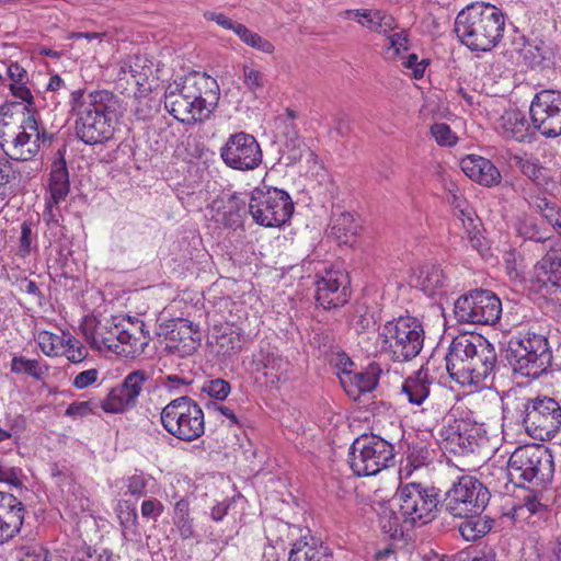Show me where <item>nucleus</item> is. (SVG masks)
Returning <instances> with one entry per match:
<instances>
[{
  "label": "nucleus",
  "instance_id": "nucleus-1",
  "mask_svg": "<svg viewBox=\"0 0 561 561\" xmlns=\"http://www.w3.org/2000/svg\"><path fill=\"white\" fill-rule=\"evenodd\" d=\"M75 130L79 140L94 146L110 140L115 131L119 99L107 90H76L70 94Z\"/></svg>",
  "mask_w": 561,
  "mask_h": 561
},
{
  "label": "nucleus",
  "instance_id": "nucleus-2",
  "mask_svg": "<svg viewBox=\"0 0 561 561\" xmlns=\"http://www.w3.org/2000/svg\"><path fill=\"white\" fill-rule=\"evenodd\" d=\"M218 95V84L214 78L193 72L167 87L164 108L183 124L202 122L214 111Z\"/></svg>",
  "mask_w": 561,
  "mask_h": 561
},
{
  "label": "nucleus",
  "instance_id": "nucleus-3",
  "mask_svg": "<svg viewBox=\"0 0 561 561\" xmlns=\"http://www.w3.org/2000/svg\"><path fill=\"white\" fill-rule=\"evenodd\" d=\"M398 511L385 510L380 522L385 533L392 538L402 536L409 529L425 525L435 518L439 503L435 488L411 482L401 485L394 495Z\"/></svg>",
  "mask_w": 561,
  "mask_h": 561
},
{
  "label": "nucleus",
  "instance_id": "nucleus-4",
  "mask_svg": "<svg viewBox=\"0 0 561 561\" xmlns=\"http://www.w3.org/2000/svg\"><path fill=\"white\" fill-rule=\"evenodd\" d=\"M505 15L495 5L477 2L461 10L455 20V32L469 49L488 51L503 37Z\"/></svg>",
  "mask_w": 561,
  "mask_h": 561
},
{
  "label": "nucleus",
  "instance_id": "nucleus-5",
  "mask_svg": "<svg viewBox=\"0 0 561 561\" xmlns=\"http://www.w3.org/2000/svg\"><path fill=\"white\" fill-rule=\"evenodd\" d=\"M47 139L33 115L13 113L10 107H0V148L7 158L30 161L38 152L41 141Z\"/></svg>",
  "mask_w": 561,
  "mask_h": 561
},
{
  "label": "nucleus",
  "instance_id": "nucleus-6",
  "mask_svg": "<svg viewBox=\"0 0 561 561\" xmlns=\"http://www.w3.org/2000/svg\"><path fill=\"white\" fill-rule=\"evenodd\" d=\"M552 357L548 339L535 332L511 336L505 348V358L513 371L533 379L548 373Z\"/></svg>",
  "mask_w": 561,
  "mask_h": 561
},
{
  "label": "nucleus",
  "instance_id": "nucleus-7",
  "mask_svg": "<svg viewBox=\"0 0 561 561\" xmlns=\"http://www.w3.org/2000/svg\"><path fill=\"white\" fill-rule=\"evenodd\" d=\"M380 351L391 360L410 362L423 348L424 330L414 317L405 316L387 321L378 332Z\"/></svg>",
  "mask_w": 561,
  "mask_h": 561
},
{
  "label": "nucleus",
  "instance_id": "nucleus-8",
  "mask_svg": "<svg viewBox=\"0 0 561 561\" xmlns=\"http://www.w3.org/2000/svg\"><path fill=\"white\" fill-rule=\"evenodd\" d=\"M552 455L545 446L533 444L514 450L507 461L505 474L510 482L523 488L525 483H543L552 477Z\"/></svg>",
  "mask_w": 561,
  "mask_h": 561
},
{
  "label": "nucleus",
  "instance_id": "nucleus-9",
  "mask_svg": "<svg viewBox=\"0 0 561 561\" xmlns=\"http://www.w3.org/2000/svg\"><path fill=\"white\" fill-rule=\"evenodd\" d=\"M348 463L357 477L376 476L394 465V446L375 434H363L348 449Z\"/></svg>",
  "mask_w": 561,
  "mask_h": 561
},
{
  "label": "nucleus",
  "instance_id": "nucleus-10",
  "mask_svg": "<svg viewBox=\"0 0 561 561\" xmlns=\"http://www.w3.org/2000/svg\"><path fill=\"white\" fill-rule=\"evenodd\" d=\"M400 394L412 405L421 407L420 413L424 415L430 425L437 424L448 410L442 394L446 392L428 376V368L422 367L409 376L401 386Z\"/></svg>",
  "mask_w": 561,
  "mask_h": 561
},
{
  "label": "nucleus",
  "instance_id": "nucleus-11",
  "mask_svg": "<svg viewBox=\"0 0 561 561\" xmlns=\"http://www.w3.org/2000/svg\"><path fill=\"white\" fill-rule=\"evenodd\" d=\"M162 427L183 442H193L205 433V416L199 404L187 396L171 400L160 413Z\"/></svg>",
  "mask_w": 561,
  "mask_h": 561
},
{
  "label": "nucleus",
  "instance_id": "nucleus-12",
  "mask_svg": "<svg viewBox=\"0 0 561 561\" xmlns=\"http://www.w3.org/2000/svg\"><path fill=\"white\" fill-rule=\"evenodd\" d=\"M516 412L525 431L534 438L551 439L561 427V407L552 398L524 399L518 402Z\"/></svg>",
  "mask_w": 561,
  "mask_h": 561
},
{
  "label": "nucleus",
  "instance_id": "nucleus-13",
  "mask_svg": "<svg viewBox=\"0 0 561 561\" xmlns=\"http://www.w3.org/2000/svg\"><path fill=\"white\" fill-rule=\"evenodd\" d=\"M249 214L264 227H280L294 211L293 201L287 192L277 187H255L248 202Z\"/></svg>",
  "mask_w": 561,
  "mask_h": 561
},
{
  "label": "nucleus",
  "instance_id": "nucleus-14",
  "mask_svg": "<svg viewBox=\"0 0 561 561\" xmlns=\"http://www.w3.org/2000/svg\"><path fill=\"white\" fill-rule=\"evenodd\" d=\"M490 501L489 490L476 478L462 476L446 492L442 506L454 517L481 514Z\"/></svg>",
  "mask_w": 561,
  "mask_h": 561
},
{
  "label": "nucleus",
  "instance_id": "nucleus-15",
  "mask_svg": "<svg viewBox=\"0 0 561 561\" xmlns=\"http://www.w3.org/2000/svg\"><path fill=\"white\" fill-rule=\"evenodd\" d=\"M454 314L461 323L493 325L501 318L502 302L490 290L474 289L455 301Z\"/></svg>",
  "mask_w": 561,
  "mask_h": 561
},
{
  "label": "nucleus",
  "instance_id": "nucleus-16",
  "mask_svg": "<svg viewBox=\"0 0 561 561\" xmlns=\"http://www.w3.org/2000/svg\"><path fill=\"white\" fill-rule=\"evenodd\" d=\"M533 128L546 138L561 136V91L541 90L530 102Z\"/></svg>",
  "mask_w": 561,
  "mask_h": 561
},
{
  "label": "nucleus",
  "instance_id": "nucleus-17",
  "mask_svg": "<svg viewBox=\"0 0 561 561\" xmlns=\"http://www.w3.org/2000/svg\"><path fill=\"white\" fill-rule=\"evenodd\" d=\"M220 158L227 167L233 170L250 171L262 163L263 153L253 135L239 131L228 137L220 148Z\"/></svg>",
  "mask_w": 561,
  "mask_h": 561
},
{
  "label": "nucleus",
  "instance_id": "nucleus-18",
  "mask_svg": "<svg viewBox=\"0 0 561 561\" xmlns=\"http://www.w3.org/2000/svg\"><path fill=\"white\" fill-rule=\"evenodd\" d=\"M439 435L443 448L456 456L478 453L486 442L485 436L481 435L480 428L465 420H454V424L444 426Z\"/></svg>",
  "mask_w": 561,
  "mask_h": 561
},
{
  "label": "nucleus",
  "instance_id": "nucleus-19",
  "mask_svg": "<svg viewBox=\"0 0 561 561\" xmlns=\"http://www.w3.org/2000/svg\"><path fill=\"white\" fill-rule=\"evenodd\" d=\"M149 373L142 369L129 373L123 382L111 389L107 397L102 401V409L106 413H123L133 409L140 393L148 382Z\"/></svg>",
  "mask_w": 561,
  "mask_h": 561
},
{
  "label": "nucleus",
  "instance_id": "nucleus-20",
  "mask_svg": "<svg viewBox=\"0 0 561 561\" xmlns=\"http://www.w3.org/2000/svg\"><path fill=\"white\" fill-rule=\"evenodd\" d=\"M477 334L461 333L455 336L445 355L446 369L453 380L467 386V374L469 364L474 352H477L478 341Z\"/></svg>",
  "mask_w": 561,
  "mask_h": 561
},
{
  "label": "nucleus",
  "instance_id": "nucleus-21",
  "mask_svg": "<svg viewBox=\"0 0 561 561\" xmlns=\"http://www.w3.org/2000/svg\"><path fill=\"white\" fill-rule=\"evenodd\" d=\"M348 275L342 270H328L316 282V300L324 309L344 306L350 297Z\"/></svg>",
  "mask_w": 561,
  "mask_h": 561
},
{
  "label": "nucleus",
  "instance_id": "nucleus-22",
  "mask_svg": "<svg viewBox=\"0 0 561 561\" xmlns=\"http://www.w3.org/2000/svg\"><path fill=\"white\" fill-rule=\"evenodd\" d=\"M117 318H85L80 325L82 334L92 348L98 351L107 350L122 354L117 344Z\"/></svg>",
  "mask_w": 561,
  "mask_h": 561
},
{
  "label": "nucleus",
  "instance_id": "nucleus-23",
  "mask_svg": "<svg viewBox=\"0 0 561 561\" xmlns=\"http://www.w3.org/2000/svg\"><path fill=\"white\" fill-rule=\"evenodd\" d=\"M24 517V504L14 495L0 491V545L9 542L21 531Z\"/></svg>",
  "mask_w": 561,
  "mask_h": 561
},
{
  "label": "nucleus",
  "instance_id": "nucleus-24",
  "mask_svg": "<svg viewBox=\"0 0 561 561\" xmlns=\"http://www.w3.org/2000/svg\"><path fill=\"white\" fill-rule=\"evenodd\" d=\"M248 202L245 195L237 193L214 201L211 205L214 220L226 228L240 227L243 218L249 214Z\"/></svg>",
  "mask_w": 561,
  "mask_h": 561
},
{
  "label": "nucleus",
  "instance_id": "nucleus-25",
  "mask_svg": "<svg viewBox=\"0 0 561 561\" xmlns=\"http://www.w3.org/2000/svg\"><path fill=\"white\" fill-rule=\"evenodd\" d=\"M476 340L478 341V346L469 364L467 386L483 383L493 375L497 363L494 346L482 335H476Z\"/></svg>",
  "mask_w": 561,
  "mask_h": 561
},
{
  "label": "nucleus",
  "instance_id": "nucleus-26",
  "mask_svg": "<svg viewBox=\"0 0 561 561\" xmlns=\"http://www.w3.org/2000/svg\"><path fill=\"white\" fill-rule=\"evenodd\" d=\"M533 283L538 291L553 294L561 290V255L547 253L534 268Z\"/></svg>",
  "mask_w": 561,
  "mask_h": 561
},
{
  "label": "nucleus",
  "instance_id": "nucleus-27",
  "mask_svg": "<svg viewBox=\"0 0 561 561\" xmlns=\"http://www.w3.org/2000/svg\"><path fill=\"white\" fill-rule=\"evenodd\" d=\"M253 366L255 371L262 373L272 385L287 379L289 362L270 345L261 347L253 356Z\"/></svg>",
  "mask_w": 561,
  "mask_h": 561
},
{
  "label": "nucleus",
  "instance_id": "nucleus-28",
  "mask_svg": "<svg viewBox=\"0 0 561 561\" xmlns=\"http://www.w3.org/2000/svg\"><path fill=\"white\" fill-rule=\"evenodd\" d=\"M531 126L524 112L508 108L497 119L496 130L505 139L525 142L530 141L534 136Z\"/></svg>",
  "mask_w": 561,
  "mask_h": 561
},
{
  "label": "nucleus",
  "instance_id": "nucleus-29",
  "mask_svg": "<svg viewBox=\"0 0 561 561\" xmlns=\"http://www.w3.org/2000/svg\"><path fill=\"white\" fill-rule=\"evenodd\" d=\"M460 167L469 179L480 185L492 187L501 183V172L495 164L486 158L470 154L461 159Z\"/></svg>",
  "mask_w": 561,
  "mask_h": 561
},
{
  "label": "nucleus",
  "instance_id": "nucleus-30",
  "mask_svg": "<svg viewBox=\"0 0 561 561\" xmlns=\"http://www.w3.org/2000/svg\"><path fill=\"white\" fill-rule=\"evenodd\" d=\"M197 328L186 319H179L168 333L169 347L171 351L185 357L192 355L198 346Z\"/></svg>",
  "mask_w": 561,
  "mask_h": 561
},
{
  "label": "nucleus",
  "instance_id": "nucleus-31",
  "mask_svg": "<svg viewBox=\"0 0 561 561\" xmlns=\"http://www.w3.org/2000/svg\"><path fill=\"white\" fill-rule=\"evenodd\" d=\"M454 216L462 225L466 238L472 248L479 254L484 255L489 250L486 239L481 232L482 222L477 217L474 209L468 205L454 211Z\"/></svg>",
  "mask_w": 561,
  "mask_h": 561
},
{
  "label": "nucleus",
  "instance_id": "nucleus-32",
  "mask_svg": "<svg viewBox=\"0 0 561 561\" xmlns=\"http://www.w3.org/2000/svg\"><path fill=\"white\" fill-rule=\"evenodd\" d=\"M415 286L433 297L446 294L448 277L438 264H424L420 267Z\"/></svg>",
  "mask_w": 561,
  "mask_h": 561
},
{
  "label": "nucleus",
  "instance_id": "nucleus-33",
  "mask_svg": "<svg viewBox=\"0 0 561 561\" xmlns=\"http://www.w3.org/2000/svg\"><path fill=\"white\" fill-rule=\"evenodd\" d=\"M359 225L351 213H341L333 217L330 226V236L341 243H352L357 234Z\"/></svg>",
  "mask_w": 561,
  "mask_h": 561
},
{
  "label": "nucleus",
  "instance_id": "nucleus-34",
  "mask_svg": "<svg viewBox=\"0 0 561 561\" xmlns=\"http://www.w3.org/2000/svg\"><path fill=\"white\" fill-rule=\"evenodd\" d=\"M288 561H332L329 548L322 543L298 542L290 550Z\"/></svg>",
  "mask_w": 561,
  "mask_h": 561
},
{
  "label": "nucleus",
  "instance_id": "nucleus-35",
  "mask_svg": "<svg viewBox=\"0 0 561 561\" xmlns=\"http://www.w3.org/2000/svg\"><path fill=\"white\" fill-rule=\"evenodd\" d=\"M459 526V533L467 541H474L485 536L493 527L494 520L488 516L472 514L463 517Z\"/></svg>",
  "mask_w": 561,
  "mask_h": 561
},
{
  "label": "nucleus",
  "instance_id": "nucleus-36",
  "mask_svg": "<svg viewBox=\"0 0 561 561\" xmlns=\"http://www.w3.org/2000/svg\"><path fill=\"white\" fill-rule=\"evenodd\" d=\"M382 369L376 363L369 364L365 370L350 376V380L358 389L359 392L373 391L379 381Z\"/></svg>",
  "mask_w": 561,
  "mask_h": 561
},
{
  "label": "nucleus",
  "instance_id": "nucleus-37",
  "mask_svg": "<svg viewBox=\"0 0 561 561\" xmlns=\"http://www.w3.org/2000/svg\"><path fill=\"white\" fill-rule=\"evenodd\" d=\"M343 18L348 20H355L360 25L368 27L370 30L377 31L378 27L382 25H388L385 21L387 16L381 11H371V10H345L343 12Z\"/></svg>",
  "mask_w": 561,
  "mask_h": 561
},
{
  "label": "nucleus",
  "instance_id": "nucleus-38",
  "mask_svg": "<svg viewBox=\"0 0 561 561\" xmlns=\"http://www.w3.org/2000/svg\"><path fill=\"white\" fill-rule=\"evenodd\" d=\"M127 324L133 327V332L130 334V340L127 342L125 348L122 350V354H125L126 356H135L144 351L145 346L148 344V336L144 331V322L137 318L133 321L130 317H128Z\"/></svg>",
  "mask_w": 561,
  "mask_h": 561
},
{
  "label": "nucleus",
  "instance_id": "nucleus-39",
  "mask_svg": "<svg viewBox=\"0 0 561 561\" xmlns=\"http://www.w3.org/2000/svg\"><path fill=\"white\" fill-rule=\"evenodd\" d=\"M243 336L234 330L224 332L217 337L218 353L222 356H232L242 350Z\"/></svg>",
  "mask_w": 561,
  "mask_h": 561
},
{
  "label": "nucleus",
  "instance_id": "nucleus-40",
  "mask_svg": "<svg viewBox=\"0 0 561 561\" xmlns=\"http://www.w3.org/2000/svg\"><path fill=\"white\" fill-rule=\"evenodd\" d=\"M47 368H43L36 359H28L23 356H14L11 360V371L14 374H26L36 380H41Z\"/></svg>",
  "mask_w": 561,
  "mask_h": 561
},
{
  "label": "nucleus",
  "instance_id": "nucleus-41",
  "mask_svg": "<svg viewBox=\"0 0 561 561\" xmlns=\"http://www.w3.org/2000/svg\"><path fill=\"white\" fill-rule=\"evenodd\" d=\"M266 81L265 75L259 69L249 65L243 66L242 82L255 96H259L263 92Z\"/></svg>",
  "mask_w": 561,
  "mask_h": 561
},
{
  "label": "nucleus",
  "instance_id": "nucleus-42",
  "mask_svg": "<svg viewBox=\"0 0 561 561\" xmlns=\"http://www.w3.org/2000/svg\"><path fill=\"white\" fill-rule=\"evenodd\" d=\"M66 339L48 331L38 333L37 343L42 352L47 356H58L64 351Z\"/></svg>",
  "mask_w": 561,
  "mask_h": 561
},
{
  "label": "nucleus",
  "instance_id": "nucleus-43",
  "mask_svg": "<svg viewBox=\"0 0 561 561\" xmlns=\"http://www.w3.org/2000/svg\"><path fill=\"white\" fill-rule=\"evenodd\" d=\"M238 37L248 46L265 54H272L275 49L274 45L262 37L260 34L252 32L245 25L239 27Z\"/></svg>",
  "mask_w": 561,
  "mask_h": 561
},
{
  "label": "nucleus",
  "instance_id": "nucleus-44",
  "mask_svg": "<svg viewBox=\"0 0 561 561\" xmlns=\"http://www.w3.org/2000/svg\"><path fill=\"white\" fill-rule=\"evenodd\" d=\"M160 100L152 96H142L137 100L134 115L138 121H148L159 112Z\"/></svg>",
  "mask_w": 561,
  "mask_h": 561
},
{
  "label": "nucleus",
  "instance_id": "nucleus-45",
  "mask_svg": "<svg viewBox=\"0 0 561 561\" xmlns=\"http://www.w3.org/2000/svg\"><path fill=\"white\" fill-rule=\"evenodd\" d=\"M515 165L519 171L530 179L536 184H541L540 178L543 174L545 168L538 164L535 160L526 159L520 156H514Z\"/></svg>",
  "mask_w": 561,
  "mask_h": 561
},
{
  "label": "nucleus",
  "instance_id": "nucleus-46",
  "mask_svg": "<svg viewBox=\"0 0 561 561\" xmlns=\"http://www.w3.org/2000/svg\"><path fill=\"white\" fill-rule=\"evenodd\" d=\"M56 205L51 204V202H47L46 211L43 214V220L46 224L49 238L59 239L62 233V226L60 225V211Z\"/></svg>",
  "mask_w": 561,
  "mask_h": 561
},
{
  "label": "nucleus",
  "instance_id": "nucleus-47",
  "mask_svg": "<svg viewBox=\"0 0 561 561\" xmlns=\"http://www.w3.org/2000/svg\"><path fill=\"white\" fill-rule=\"evenodd\" d=\"M150 481V477L142 473L136 472L133 476L126 478L125 486L127 489V493L135 497H141L147 494V485Z\"/></svg>",
  "mask_w": 561,
  "mask_h": 561
},
{
  "label": "nucleus",
  "instance_id": "nucleus-48",
  "mask_svg": "<svg viewBox=\"0 0 561 561\" xmlns=\"http://www.w3.org/2000/svg\"><path fill=\"white\" fill-rule=\"evenodd\" d=\"M203 391L216 400H225L231 391L230 383L221 378L208 380L203 386Z\"/></svg>",
  "mask_w": 561,
  "mask_h": 561
},
{
  "label": "nucleus",
  "instance_id": "nucleus-49",
  "mask_svg": "<svg viewBox=\"0 0 561 561\" xmlns=\"http://www.w3.org/2000/svg\"><path fill=\"white\" fill-rule=\"evenodd\" d=\"M117 516L121 525L125 528H133L138 525V515L136 507L127 501H121L117 505Z\"/></svg>",
  "mask_w": 561,
  "mask_h": 561
},
{
  "label": "nucleus",
  "instance_id": "nucleus-50",
  "mask_svg": "<svg viewBox=\"0 0 561 561\" xmlns=\"http://www.w3.org/2000/svg\"><path fill=\"white\" fill-rule=\"evenodd\" d=\"M61 354H64L69 362L75 364L81 363L88 355L84 346L71 336L66 340Z\"/></svg>",
  "mask_w": 561,
  "mask_h": 561
},
{
  "label": "nucleus",
  "instance_id": "nucleus-51",
  "mask_svg": "<svg viewBox=\"0 0 561 561\" xmlns=\"http://www.w3.org/2000/svg\"><path fill=\"white\" fill-rule=\"evenodd\" d=\"M293 127V137L286 140V148L288 149V159L291 162H297L302 159L305 151H310L307 146L299 139L298 129Z\"/></svg>",
  "mask_w": 561,
  "mask_h": 561
},
{
  "label": "nucleus",
  "instance_id": "nucleus-52",
  "mask_svg": "<svg viewBox=\"0 0 561 561\" xmlns=\"http://www.w3.org/2000/svg\"><path fill=\"white\" fill-rule=\"evenodd\" d=\"M432 136L440 146H453L457 141L456 135L445 123H436L431 127Z\"/></svg>",
  "mask_w": 561,
  "mask_h": 561
},
{
  "label": "nucleus",
  "instance_id": "nucleus-53",
  "mask_svg": "<svg viewBox=\"0 0 561 561\" xmlns=\"http://www.w3.org/2000/svg\"><path fill=\"white\" fill-rule=\"evenodd\" d=\"M163 504L156 497H149L142 501L140 513L144 518L157 520L163 513Z\"/></svg>",
  "mask_w": 561,
  "mask_h": 561
},
{
  "label": "nucleus",
  "instance_id": "nucleus-54",
  "mask_svg": "<svg viewBox=\"0 0 561 561\" xmlns=\"http://www.w3.org/2000/svg\"><path fill=\"white\" fill-rule=\"evenodd\" d=\"M518 234L523 237L525 240H533L536 242H543L548 239L536 224L533 221H523L518 225L517 228Z\"/></svg>",
  "mask_w": 561,
  "mask_h": 561
},
{
  "label": "nucleus",
  "instance_id": "nucleus-55",
  "mask_svg": "<svg viewBox=\"0 0 561 561\" xmlns=\"http://www.w3.org/2000/svg\"><path fill=\"white\" fill-rule=\"evenodd\" d=\"M49 183H69V174L62 156L51 163Z\"/></svg>",
  "mask_w": 561,
  "mask_h": 561
},
{
  "label": "nucleus",
  "instance_id": "nucleus-56",
  "mask_svg": "<svg viewBox=\"0 0 561 561\" xmlns=\"http://www.w3.org/2000/svg\"><path fill=\"white\" fill-rule=\"evenodd\" d=\"M204 18L208 21L217 23L225 30L232 31L236 35L239 32V27L243 25L242 23L232 21L230 18H228L226 14L221 12L207 11L204 13Z\"/></svg>",
  "mask_w": 561,
  "mask_h": 561
},
{
  "label": "nucleus",
  "instance_id": "nucleus-57",
  "mask_svg": "<svg viewBox=\"0 0 561 561\" xmlns=\"http://www.w3.org/2000/svg\"><path fill=\"white\" fill-rule=\"evenodd\" d=\"M32 234V222L23 221L21 225V237L19 247V253L22 257L26 256L31 252Z\"/></svg>",
  "mask_w": 561,
  "mask_h": 561
},
{
  "label": "nucleus",
  "instance_id": "nucleus-58",
  "mask_svg": "<svg viewBox=\"0 0 561 561\" xmlns=\"http://www.w3.org/2000/svg\"><path fill=\"white\" fill-rule=\"evenodd\" d=\"M72 561H115L113 553L108 550H103L100 553L95 551L92 553L89 550L77 551L72 557Z\"/></svg>",
  "mask_w": 561,
  "mask_h": 561
},
{
  "label": "nucleus",
  "instance_id": "nucleus-59",
  "mask_svg": "<svg viewBox=\"0 0 561 561\" xmlns=\"http://www.w3.org/2000/svg\"><path fill=\"white\" fill-rule=\"evenodd\" d=\"M388 41L389 46L387 48V54L389 55V57H394L399 55L402 49L408 50V39L405 35H403L402 33H394L390 35Z\"/></svg>",
  "mask_w": 561,
  "mask_h": 561
},
{
  "label": "nucleus",
  "instance_id": "nucleus-60",
  "mask_svg": "<svg viewBox=\"0 0 561 561\" xmlns=\"http://www.w3.org/2000/svg\"><path fill=\"white\" fill-rule=\"evenodd\" d=\"M402 65L404 68L411 69L413 78L421 79L424 76L426 62L425 60L419 61V58L415 54H410L403 61Z\"/></svg>",
  "mask_w": 561,
  "mask_h": 561
},
{
  "label": "nucleus",
  "instance_id": "nucleus-61",
  "mask_svg": "<svg viewBox=\"0 0 561 561\" xmlns=\"http://www.w3.org/2000/svg\"><path fill=\"white\" fill-rule=\"evenodd\" d=\"M48 186L50 193L48 202H51L54 205H58L64 201L70 191V183H49Z\"/></svg>",
  "mask_w": 561,
  "mask_h": 561
},
{
  "label": "nucleus",
  "instance_id": "nucleus-62",
  "mask_svg": "<svg viewBox=\"0 0 561 561\" xmlns=\"http://www.w3.org/2000/svg\"><path fill=\"white\" fill-rule=\"evenodd\" d=\"M98 376L99 371L94 368L81 371L75 377L72 385L77 389H84L94 383L98 379Z\"/></svg>",
  "mask_w": 561,
  "mask_h": 561
},
{
  "label": "nucleus",
  "instance_id": "nucleus-63",
  "mask_svg": "<svg viewBox=\"0 0 561 561\" xmlns=\"http://www.w3.org/2000/svg\"><path fill=\"white\" fill-rule=\"evenodd\" d=\"M19 472V469L4 465L0 459V482H7L14 486L20 485Z\"/></svg>",
  "mask_w": 561,
  "mask_h": 561
},
{
  "label": "nucleus",
  "instance_id": "nucleus-64",
  "mask_svg": "<svg viewBox=\"0 0 561 561\" xmlns=\"http://www.w3.org/2000/svg\"><path fill=\"white\" fill-rule=\"evenodd\" d=\"M16 561H38L39 554L36 546H21L15 549Z\"/></svg>",
  "mask_w": 561,
  "mask_h": 561
}]
</instances>
